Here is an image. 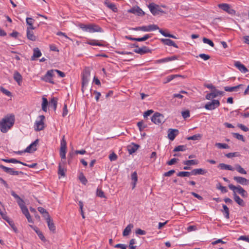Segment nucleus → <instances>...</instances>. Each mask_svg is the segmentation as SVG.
Here are the masks:
<instances>
[{
  "label": "nucleus",
  "mask_w": 249,
  "mask_h": 249,
  "mask_svg": "<svg viewBox=\"0 0 249 249\" xmlns=\"http://www.w3.org/2000/svg\"><path fill=\"white\" fill-rule=\"evenodd\" d=\"M39 140L38 139H36L34 142H33L31 144H30L25 150V152H27V153H33L36 151L37 149L36 146L38 144Z\"/></svg>",
  "instance_id": "f8f14e48"
},
{
  "label": "nucleus",
  "mask_w": 249,
  "mask_h": 249,
  "mask_svg": "<svg viewBox=\"0 0 249 249\" xmlns=\"http://www.w3.org/2000/svg\"><path fill=\"white\" fill-rule=\"evenodd\" d=\"M108 0H105L104 2V4L110 9L113 11L114 12H117L118 11V9L115 4L113 3H110L108 1Z\"/></svg>",
  "instance_id": "393cba45"
},
{
  "label": "nucleus",
  "mask_w": 249,
  "mask_h": 249,
  "mask_svg": "<svg viewBox=\"0 0 249 249\" xmlns=\"http://www.w3.org/2000/svg\"><path fill=\"white\" fill-rule=\"evenodd\" d=\"M202 138V135L200 134H196V135H194L193 136H190V137H189L188 138H187V139L188 140H193V141H196V140H199L201 139Z\"/></svg>",
  "instance_id": "a19ab883"
},
{
  "label": "nucleus",
  "mask_w": 249,
  "mask_h": 249,
  "mask_svg": "<svg viewBox=\"0 0 249 249\" xmlns=\"http://www.w3.org/2000/svg\"><path fill=\"white\" fill-rule=\"evenodd\" d=\"M143 29L144 32H150L159 29V28L157 25L151 24L148 26H143Z\"/></svg>",
  "instance_id": "aec40b11"
},
{
  "label": "nucleus",
  "mask_w": 249,
  "mask_h": 249,
  "mask_svg": "<svg viewBox=\"0 0 249 249\" xmlns=\"http://www.w3.org/2000/svg\"><path fill=\"white\" fill-rule=\"evenodd\" d=\"M57 105V98L53 97L51 101L49 102V106L53 109L54 110H56Z\"/></svg>",
  "instance_id": "c85d7f7f"
},
{
  "label": "nucleus",
  "mask_w": 249,
  "mask_h": 249,
  "mask_svg": "<svg viewBox=\"0 0 249 249\" xmlns=\"http://www.w3.org/2000/svg\"><path fill=\"white\" fill-rule=\"evenodd\" d=\"M233 198L234 201L240 206L244 207L245 206V203L244 200L241 199L236 193H233Z\"/></svg>",
  "instance_id": "b1692460"
},
{
  "label": "nucleus",
  "mask_w": 249,
  "mask_h": 249,
  "mask_svg": "<svg viewBox=\"0 0 249 249\" xmlns=\"http://www.w3.org/2000/svg\"><path fill=\"white\" fill-rule=\"evenodd\" d=\"M134 52L136 53L142 55L147 53H151V50L146 46H143L142 48H138V49H134Z\"/></svg>",
  "instance_id": "4468645a"
},
{
  "label": "nucleus",
  "mask_w": 249,
  "mask_h": 249,
  "mask_svg": "<svg viewBox=\"0 0 249 249\" xmlns=\"http://www.w3.org/2000/svg\"><path fill=\"white\" fill-rule=\"evenodd\" d=\"M220 106V102L217 100H213L211 102H208L204 107L208 110H213Z\"/></svg>",
  "instance_id": "6e6552de"
},
{
  "label": "nucleus",
  "mask_w": 249,
  "mask_h": 249,
  "mask_svg": "<svg viewBox=\"0 0 249 249\" xmlns=\"http://www.w3.org/2000/svg\"><path fill=\"white\" fill-rule=\"evenodd\" d=\"M181 115L182 117L186 119L187 118L190 117V111L188 110H186L185 111H183L181 112Z\"/></svg>",
  "instance_id": "052dcab7"
},
{
  "label": "nucleus",
  "mask_w": 249,
  "mask_h": 249,
  "mask_svg": "<svg viewBox=\"0 0 249 249\" xmlns=\"http://www.w3.org/2000/svg\"><path fill=\"white\" fill-rule=\"evenodd\" d=\"M3 219H4L5 221H6L9 223V224L10 225L11 228L13 229V230L16 233L18 232V229L16 228V227L15 226V224L12 220L10 219V218L7 216V218L4 217Z\"/></svg>",
  "instance_id": "473e14b6"
},
{
  "label": "nucleus",
  "mask_w": 249,
  "mask_h": 249,
  "mask_svg": "<svg viewBox=\"0 0 249 249\" xmlns=\"http://www.w3.org/2000/svg\"><path fill=\"white\" fill-rule=\"evenodd\" d=\"M178 56L174 55L171 57H166L164 58L160 59L157 61V63H161L167 62L170 61L175 60L178 59Z\"/></svg>",
  "instance_id": "4be33fe9"
},
{
  "label": "nucleus",
  "mask_w": 249,
  "mask_h": 249,
  "mask_svg": "<svg viewBox=\"0 0 249 249\" xmlns=\"http://www.w3.org/2000/svg\"><path fill=\"white\" fill-rule=\"evenodd\" d=\"M35 231L36 232V233L37 234L38 237H39V238L42 240V241H45V238L44 237V236L43 235V233H42L41 231H40L39 230L37 229V230H35Z\"/></svg>",
  "instance_id": "bf43d9fd"
},
{
  "label": "nucleus",
  "mask_w": 249,
  "mask_h": 249,
  "mask_svg": "<svg viewBox=\"0 0 249 249\" xmlns=\"http://www.w3.org/2000/svg\"><path fill=\"white\" fill-rule=\"evenodd\" d=\"M218 7L230 14H234L235 13V11L231 9L229 4L220 3L218 5Z\"/></svg>",
  "instance_id": "1a4fd4ad"
},
{
  "label": "nucleus",
  "mask_w": 249,
  "mask_h": 249,
  "mask_svg": "<svg viewBox=\"0 0 249 249\" xmlns=\"http://www.w3.org/2000/svg\"><path fill=\"white\" fill-rule=\"evenodd\" d=\"M8 174L11 175H18L19 174H23V173L21 171H15L13 168H10V170L8 172Z\"/></svg>",
  "instance_id": "603ef678"
},
{
  "label": "nucleus",
  "mask_w": 249,
  "mask_h": 249,
  "mask_svg": "<svg viewBox=\"0 0 249 249\" xmlns=\"http://www.w3.org/2000/svg\"><path fill=\"white\" fill-rule=\"evenodd\" d=\"M225 92L217 90L216 89L212 91L210 93H208L206 96V98L207 100H210L212 98L216 97L218 95L223 96Z\"/></svg>",
  "instance_id": "9b49d317"
},
{
  "label": "nucleus",
  "mask_w": 249,
  "mask_h": 249,
  "mask_svg": "<svg viewBox=\"0 0 249 249\" xmlns=\"http://www.w3.org/2000/svg\"><path fill=\"white\" fill-rule=\"evenodd\" d=\"M128 12L133 13L138 16H143L145 15V13L139 6H134L128 10Z\"/></svg>",
  "instance_id": "9d476101"
},
{
  "label": "nucleus",
  "mask_w": 249,
  "mask_h": 249,
  "mask_svg": "<svg viewBox=\"0 0 249 249\" xmlns=\"http://www.w3.org/2000/svg\"><path fill=\"white\" fill-rule=\"evenodd\" d=\"M66 170L65 168H62L60 164H59L58 166V175H61V176L64 177L65 175V172Z\"/></svg>",
  "instance_id": "de8ad7c7"
},
{
  "label": "nucleus",
  "mask_w": 249,
  "mask_h": 249,
  "mask_svg": "<svg viewBox=\"0 0 249 249\" xmlns=\"http://www.w3.org/2000/svg\"><path fill=\"white\" fill-rule=\"evenodd\" d=\"M87 43L92 46H104L103 44L101 43L98 40L95 39L90 40L87 42Z\"/></svg>",
  "instance_id": "4c0bfd02"
},
{
  "label": "nucleus",
  "mask_w": 249,
  "mask_h": 249,
  "mask_svg": "<svg viewBox=\"0 0 249 249\" xmlns=\"http://www.w3.org/2000/svg\"><path fill=\"white\" fill-rule=\"evenodd\" d=\"M183 164L187 165V166H190L192 165H196L198 163V161L197 160H187L184 161L183 162Z\"/></svg>",
  "instance_id": "58836bf2"
},
{
  "label": "nucleus",
  "mask_w": 249,
  "mask_h": 249,
  "mask_svg": "<svg viewBox=\"0 0 249 249\" xmlns=\"http://www.w3.org/2000/svg\"><path fill=\"white\" fill-rule=\"evenodd\" d=\"M139 147V145L132 143L131 145H129L127 146V149L129 153L130 154H132L133 153H135Z\"/></svg>",
  "instance_id": "5701e85b"
},
{
  "label": "nucleus",
  "mask_w": 249,
  "mask_h": 249,
  "mask_svg": "<svg viewBox=\"0 0 249 249\" xmlns=\"http://www.w3.org/2000/svg\"><path fill=\"white\" fill-rule=\"evenodd\" d=\"M109 159L110 161H115L117 159V156L114 153H112L109 155Z\"/></svg>",
  "instance_id": "69168bd1"
},
{
  "label": "nucleus",
  "mask_w": 249,
  "mask_h": 249,
  "mask_svg": "<svg viewBox=\"0 0 249 249\" xmlns=\"http://www.w3.org/2000/svg\"><path fill=\"white\" fill-rule=\"evenodd\" d=\"M0 91L6 95L10 97L12 96V93L10 91H8V90L6 89L3 87H0Z\"/></svg>",
  "instance_id": "6e6d98bb"
},
{
  "label": "nucleus",
  "mask_w": 249,
  "mask_h": 249,
  "mask_svg": "<svg viewBox=\"0 0 249 249\" xmlns=\"http://www.w3.org/2000/svg\"><path fill=\"white\" fill-rule=\"evenodd\" d=\"M233 136L236 139L241 140L242 142H245V139L243 135L239 134L237 133H233L232 134Z\"/></svg>",
  "instance_id": "3c124183"
},
{
  "label": "nucleus",
  "mask_w": 249,
  "mask_h": 249,
  "mask_svg": "<svg viewBox=\"0 0 249 249\" xmlns=\"http://www.w3.org/2000/svg\"><path fill=\"white\" fill-rule=\"evenodd\" d=\"M233 179L237 183L242 185H247L249 183L248 179L241 177H234Z\"/></svg>",
  "instance_id": "f3484780"
},
{
  "label": "nucleus",
  "mask_w": 249,
  "mask_h": 249,
  "mask_svg": "<svg viewBox=\"0 0 249 249\" xmlns=\"http://www.w3.org/2000/svg\"><path fill=\"white\" fill-rule=\"evenodd\" d=\"M234 65L242 73H245L248 71V69L239 61H236Z\"/></svg>",
  "instance_id": "dca6fc26"
},
{
  "label": "nucleus",
  "mask_w": 249,
  "mask_h": 249,
  "mask_svg": "<svg viewBox=\"0 0 249 249\" xmlns=\"http://www.w3.org/2000/svg\"><path fill=\"white\" fill-rule=\"evenodd\" d=\"M33 51V55L31 57V60H34L36 58H38L41 56L42 53L38 48H34Z\"/></svg>",
  "instance_id": "a878e982"
},
{
  "label": "nucleus",
  "mask_w": 249,
  "mask_h": 249,
  "mask_svg": "<svg viewBox=\"0 0 249 249\" xmlns=\"http://www.w3.org/2000/svg\"><path fill=\"white\" fill-rule=\"evenodd\" d=\"M26 24L28 25L27 29H35V27L33 26L35 19L32 18H27L26 19Z\"/></svg>",
  "instance_id": "bb28decb"
},
{
  "label": "nucleus",
  "mask_w": 249,
  "mask_h": 249,
  "mask_svg": "<svg viewBox=\"0 0 249 249\" xmlns=\"http://www.w3.org/2000/svg\"><path fill=\"white\" fill-rule=\"evenodd\" d=\"M190 175H192V173L191 172L187 171H182L179 172L177 174V176L180 177H189Z\"/></svg>",
  "instance_id": "79ce46f5"
},
{
  "label": "nucleus",
  "mask_w": 249,
  "mask_h": 249,
  "mask_svg": "<svg viewBox=\"0 0 249 249\" xmlns=\"http://www.w3.org/2000/svg\"><path fill=\"white\" fill-rule=\"evenodd\" d=\"M227 158H231L233 157H237L239 156L238 152L229 153L225 155Z\"/></svg>",
  "instance_id": "e2e57ef3"
},
{
  "label": "nucleus",
  "mask_w": 249,
  "mask_h": 249,
  "mask_svg": "<svg viewBox=\"0 0 249 249\" xmlns=\"http://www.w3.org/2000/svg\"><path fill=\"white\" fill-rule=\"evenodd\" d=\"M89 76L90 70L89 68H86L83 71L82 78V90L83 92H84V87L88 84Z\"/></svg>",
  "instance_id": "423d86ee"
},
{
  "label": "nucleus",
  "mask_w": 249,
  "mask_h": 249,
  "mask_svg": "<svg viewBox=\"0 0 249 249\" xmlns=\"http://www.w3.org/2000/svg\"><path fill=\"white\" fill-rule=\"evenodd\" d=\"M79 178L80 181L84 185H86L88 182L87 178L83 174H80Z\"/></svg>",
  "instance_id": "13d9d810"
},
{
  "label": "nucleus",
  "mask_w": 249,
  "mask_h": 249,
  "mask_svg": "<svg viewBox=\"0 0 249 249\" xmlns=\"http://www.w3.org/2000/svg\"><path fill=\"white\" fill-rule=\"evenodd\" d=\"M236 170L241 174H247V172L239 164L236 165Z\"/></svg>",
  "instance_id": "864d4df0"
},
{
  "label": "nucleus",
  "mask_w": 249,
  "mask_h": 249,
  "mask_svg": "<svg viewBox=\"0 0 249 249\" xmlns=\"http://www.w3.org/2000/svg\"><path fill=\"white\" fill-rule=\"evenodd\" d=\"M49 230L53 233L55 232V226L52 219L46 221Z\"/></svg>",
  "instance_id": "7c9ffc66"
},
{
  "label": "nucleus",
  "mask_w": 249,
  "mask_h": 249,
  "mask_svg": "<svg viewBox=\"0 0 249 249\" xmlns=\"http://www.w3.org/2000/svg\"><path fill=\"white\" fill-rule=\"evenodd\" d=\"M13 77L14 79L20 85L22 80V76L20 73L17 71H15Z\"/></svg>",
  "instance_id": "cd10ccee"
},
{
  "label": "nucleus",
  "mask_w": 249,
  "mask_h": 249,
  "mask_svg": "<svg viewBox=\"0 0 249 249\" xmlns=\"http://www.w3.org/2000/svg\"><path fill=\"white\" fill-rule=\"evenodd\" d=\"M96 195L97 196L100 197L101 198H106V197L104 194V192L100 188L97 189Z\"/></svg>",
  "instance_id": "49530a36"
},
{
  "label": "nucleus",
  "mask_w": 249,
  "mask_h": 249,
  "mask_svg": "<svg viewBox=\"0 0 249 249\" xmlns=\"http://www.w3.org/2000/svg\"><path fill=\"white\" fill-rule=\"evenodd\" d=\"M222 207H223V209L221 210V212L223 213L224 216L227 219H229L230 217V216H229V215H230L229 209L225 204H222Z\"/></svg>",
  "instance_id": "2f4dec72"
},
{
  "label": "nucleus",
  "mask_w": 249,
  "mask_h": 249,
  "mask_svg": "<svg viewBox=\"0 0 249 249\" xmlns=\"http://www.w3.org/2000/svg\"><path fill=\"white\" fill-rule=\"evenodd\" d=\"M216 189L220 190L222 193H226L228 192V190L226 187L221 185L220 183H218L216 184Z\"/></svg>",
  "instance_id": "c03bdc74"
},
{
  "label": "nucleus",
  "mask_w": 249,
  "mask_h": 249,
  "mask_svg": "<svg viewBox=\"0 0 249 249\" xmlns=\"http://www.w3.org/2000/svg\"><path fill=\"white\" fill-rule=\"evenodd\" d=\"M151 37V36L149 34L145 35L143 37L138 38V41L139 42H142L148 39V38H150Z\"/></svg>",
  "instance_id": "5fc2aeb1"
},
{
  "label": "nucleus",
  "mask_w": 249,
  "mask_h": 249,
  "mask_svg": "<svg viewBox=\"0 0 249 249\" xmlns=\"http://www.w3.org/2000/svg\"><path fill=\"white\" fill-rule=\"evenodd\" d=\"M151 13L155 16L158 15L160 12L164 13L163 11L161 9L159 5L154 3H151L148 6Z\"/></svg>",
  "instance_id": "0eeeda50"
},
{
  "label": "nucleus",
  "mask_w": 249,
  "mask_h": 249,
  "mask_svg": "<svg viewBox=\"0 0 249 249\" xmlns=\"http://www.w3.org/2000/svg\"><path fill=\"white\" fill-rule=\"evenodd\" d=\"M65 136H64L62 140L61 141V147L60 150L61 151H66L67 149V143L66 141L64 139Z\"/></svg>",
  "instance_id": "ea45409f"
},
{
  "label": "nucleus",
  "mask_w": 249,
  "mask_h": 249,
  "mask_svg": "<svg viewBox=\"0 0 249 249\" xmlns=\"http://www.w3.org/2000/svg\"><path fill=\"white\" fill-rule=\"evenodd\" d=\"M186 145H180L176 146L173 150L174 152L184 151L186 150Z\"/></svg>",
  "instance_id": "a18cd8bd"
},
{
  "label": "nucleus",
  "mask_w": 249,
  "mask_h": 249,
  "mask_svg": "<svg viewBox=\"0 0 249 249\" xmlns=\"http://www.w3.org/2000/svg\"><path fill=\"white\" fill-rule=\"evenodd\" d=\"M33 30L34 29H26L27 37L30 40L36 41V36L34 35V32L33 31Z\"/></svg>",
  "instance_id": "a211bd4d"
},
{
  "label": "nucleus",
  "mask_w": 249,
  "mask_h": 249,
  "mask_svg": "<svg viewBox=\"0 0 249 249\" xmlns=\"http://www.w3.org/2000/svg\"><path fill=\"white\" fill-rule=\"evenodd\" d=\"M151 120L152 122L157 125L161 124L165 121L164 116L159 112L154 113L152 116Z\"/></svg>",
  "instance_id": "39448f33"
},
{
  "label": "nucleus",
  "mask_w": 249,
  "mask_h": 249,
  "mask_svg": "<svg viewBox=\"0 0 249 249\" xmlns=\"http://www.w3.org/2000/svg\"><path fill=\"white\" fill-rule=\"evenodd\" d=\"M137 126L139 127V130L142 131L144 128L147 127V124H144L142 121H140L137 123Z\"/></svg>",
  "instance_id": "37998d69"
},
{
  "label": "nucleus",
  "mask_w": 249,
  "mask_h": 249,
  "mask_svg": "<svg viewBox=\"0 0 249 249\" xmlns=\"http://www.w3.org/2000/svg\"><path fill=\"white\" fill-rule=\"evenodd\" d=\"M54 71V70H53L48 71L45 75L44 76V78L43 79L46 82H48L50 83L53 84L54 82L53 80L52 79V77L53 76Z\"/></svg>",
  "instance_id": "ddd939ff"
},
{
  "label": "nucleus",
  "mask_w": 249,
  "mask_h": 249,
  "mask_svg": "<svg viewBox=\"0 0 249 249\" xmlns=\"http://www.w3.org/2000/svg\"><path fill=\"white\" fill-rule=\"evenodd\" d=\"M49 103H48V101L47 100V99L45 98V97H43L42 98V109L45 111V112H46L47 110V107L49 105Z\"/></svg>",
  "instance_id": "e433bc0d"
},
{
  "label": "nucleus",
  "mask_w": 249,
  "mask_h": 249,
  "mask_svg": "<svg viewBox=\"0 0 249 249\" xmlns=\"http://www.w3.org/2000/svg\"><path fill=\"white\" fill-rule=\"evenodd\" d=\"M203 41L204 43L208 44L211 47L214 46V43H213V42L211 40L207 38L204 37L203 38Z\"/></svg>",
  "instance_id": "4d7b16f0"
},
{
  "label": "nucleus",
  "mask_w": 249,
  "mask_h": 249,
  "mask_svg": "<svg viewBox=\"0 0 249 249\" xmlns=\"http://www.w3.org/2000/svg\"><path fill=\"white\" fill-rule=\"evenodd\" d=\"M244 86L243 84H240L234 87H225L224 89L226 91L232 92L233 91H237L239 88H242Z\"/></svg>",
  "instance_id": "412c9836"
},
{
  "label": "nucleus",
  "mask_w": 249,
  "mask_h": 249,
  "mask_svg": "<svg viewBox=\"0 0 249 249\" xmlns=\"http://www.w3.org/2000/svg\"><path fill=\"white\" fill-rule=\"evenodd\" d=\"M178 160V159L173 158L170 160L167 161V164L168 165H172L174 164L175 163H176Z\"/></svg>",
  "instance_id": "774afa93"
},
{
  "label": "nucleus",
  "mask_w": 249,
  "mask_h": 249,
  "mask_svg": "<svg viewBox=\"0 0 249 249\" xmlns=\"http://www.w3.org/2000/svg\"><path fill=\"white\" fill-rule=\"evenodd\" d=\"M38 118L39 120L36 121L34 125L35 130L36 131L42 130L45 128V116L43 115H40L39 116Z\"/></svg>",
  "instance_id": "20e7f679"
},
{
  "label": "nucleus",
  "mask_w": 249,
  "mask_h": 249,
  "mask_svg": "<svg viewBox=\"0 0 249 249\" xmlns=\"http://www.w3.org/2000/svg\"><path fill=\"white\" fill-rule=\"evenodd\" d=\"M177 77H181V75H178V74H174V75H171L167 77L166 78V81L164 82V83H167L171 81H172L173 79H174L175 78Z\"/></svg>",
  "instance_id": "09e8293b"
},
{
  "label": "nucleus",
  "mask_w": 249,
  "mask_h": 249,
  "mask_svg": "<svg viewBox=\"0 0 249 249\" xmlns=\"http://www.w3.org/2000/svg\"><path fill=\"white\" fill-rule=\"evenodd\" d=\"M215 145L221 149H228L229 148V146L226 143H216Z\"/></svg>",
  "instance_id": "8fccbe9b"
},
{
  "label": "nucleus",
  "mask_w": 249,
  "mask_h": 249,
  "mask_svg": "<svg viewBox=\"0 0 249 249\" xmlns=\"http://www.w3.org/2000/svg\"><path fill=\"white\" fill-rule=\"evenodd\" d=\"M15 116L10 114L4 117L0 122V129L2 133H6L14 124Z\"/></svg>",
  "instance_id": "f257e3e1"
},
{
  "label": "nucleus",
  "mask_w": 249,
  "mask_h": 249,
  "mask_svg": "<svg viewBox=\"0 0 249 249\" xmlns=\"http://www.w3.org/2000/svg\"><path fill=\"white\" fill-rule=\"evenodd\" d=\"M229 188L231 190H232L234 193H236L237 192L243 197L246 198L248 197V194L247 192L240 185L235 186L232 184H229Z\"/></svg>",
  "instance_id": "7ed1b4c3"
},
{
  "label": "nucleus",
  "mask_w": 249,
  "mask_h": 249,
  "mask_svg": "<svg viewBox=\"0 0 249 249\" xmlns=\"http://www.w3.org/2000/svg\"><path fill=\"white\" fill-rule=\"evenodd\" d=\"M17 203H18V205H19V206L20 207V209L21 208H23V207L26 206L25 205V203H24V201L21 198L20 199L17 200Z\"/></svg>",
  "instance_id": "338daca9"
},
{
  "label": "nucleus",
  "mask_w": 249,
  "mask_h": 249,
  "mask_svg": "<svg viewBox=\"0 0 249 249\" xmlns=\"http://www.w3.org/2000/svg\"><path fill=\"white\" fill-rule=\"evenodd\" d=\"M218 167L222 170H228L231 171L234 170V168L231 165L225 163H220Z\"/></svg>",
  "instance_id": "f704fd0d"
},
{
  "label": "nucleus",
  "mask_w": 249,
  "mask_h": 249,
  "mask_svg": "<svg viewBox=\"0 0 249 249\" xmlns=\"http://www.w3.org/2000/svg\"><path fill=\"white\" fill-rule=\"evenodd\" d=\"M198 56L203 59L204 60H207L210 58V55L205 53H200L199 54Z\"/></svg>",
  "instance_id": "0e129e2a"
},
{
  "label": "nucleus",
  "mask_w": 249,
  "mask_h": 249,
  "mask_svg": "<svg viewBox=\"0 0 249 249\" xmlns=\"http://www.w3.org/2000/svg\"><path fill=\"white\" fill-rule=\"evenodd\" d=\"M161 41L165 45L173 46L176 48H178V45L170 39L162 38L161 39Z\"/></svg>",
  "instance_id": "6ab92c4d"
},
{
  "label": "nucleus",
  "mask_w": 249,
  "mask_h": 249,
  "mask_svg": "<svg viewBox=\"0 0 249 249\" xmlns=\"http://www.w3.org/2000/svg\"><path fill=\"white\" fill-rule=\"evenodd\" d=\"M133 227V225L132 224H129L127 226V227L124 229L123 231V235L124 236H127L131 232V229Z\"/></svg>",
  "instance_id": "72a5a7b5"
},
{
  "label": "nucleus",
  "mask_w": 249,
  "mask_h": 249,
  "mask_svg": "<svg viewBox=\"0 0 249 249\" xmlns=\"http://www.w3.org/2000/svg\"><path fill=\"white\" fill-rule=\"evenodd\" d=\"M10 163H20L23 165H26V163L22 162L19 160H18L15 159H10Z\"/></svg>",
  "instance_id": "680f3d73"
},
{
  "label": "nucleus",
  "mask_w": 249,
  "mask_h": 249,
  "mask_svg": "<svg viewBox=\"0 0 249 249\" xmlns=\"http://www.w3.org/2000/svg\"><path fill=\"white\" fill-rule=\"evenodd\" d=\"M78 26L84 32L89 33L103 32V30L100 26L94 24H84L80 23Z\"/></svg>",
  "instance_id": "f03ea898"
},
{
  "label": "nucleus",
  "mask_w": 249,
  "mask_h": 249,
  "mask_svg": "<svg viewBox=\"0 0 249 249\" xmlns=\"http://www.w3.org/2000/svg\"><path fill=\"white\" fill-rule=\"evenodd\" d=\"M131 179L133 181L132 183L133 187L132 188L134 189L135 187L136 183L138 180V177H137V174L136 172H133L131 176Z\"/></svg>",
  "instance_id": "c9c22d12"
},
{
  "label": "nucleus",
  "mask_w": 249,
  "mask_h": 249,
  "mask_svg": "<svg viewBox=\"0 0 249 249\" xmlns=\"http://www.w3.org/2000/svg\"><path fill=\"white\" fill-rule=\"evenodd\" d=\"M178 134V129L170 128L168 131V137L171 141H173Z\"/></svg>",
  "instance_id": "2eb2a0df"
},
{
  "label": "nucleus",
  "mask_w": 249,
  "mask_h": 249,
  "mask_svg": "<svg viewBox=\"0 0 249 249\" xmlns=\"http://www.w3.org/2000/svg\"><path fill=\"white\" fill-rule=\"evenodd\" d=\"M207 173V171L203 169L202 168L198 169H195L191 171V173H192V175H204Z\"/></svg>",
  "instance_id": "c756f323"
}]
</instances>
